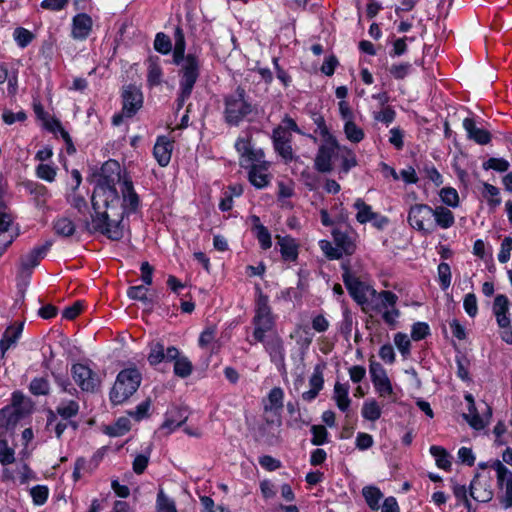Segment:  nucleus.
<instances>
[{"label": "nucleus", "instance_id": "obj_58", "mask_svg": "<svg viewBox=\"0 0 512 512\" xmlns=\"http://www.w3.org/2000/svg\"><path fill=\"white\" fill-rule=\"evenodd\" d=\"M381 313L382 319L386 324L391 327H395L400 317V311L396 308V305L390 309H384Z\"/></svg>", "mask_w": 512, "mask_h": 512}, {"label": "nucleus", "instance_id": "obj_36", "mask_svg": "<svg viewBox=\"0 0 512 512\" xmlns=\"http://www.w3.org/2000/svg\"><path fill=\"white\" fill-rule=\"evenodd\" d=\"M439 197L443 204L448 207L456 208L460 204L459 194L452 187H444L439 191Z\"/></svg>", "mask_w": 512, "mask_h": 512}, {"label": "nucleus", "instance_id": "obj_59", "mask_svg": "<svg viewBox=\"0 0 512 512\" xmlns=\"http://www.w3.org/2000/svg\"><path fill=\"white\" fill-rule=\"evenodd\" d=\"M312 432V443L316 446L322 445L327 440V430L324 426L321 425H314L311 428Z\"/></svg>", "mask_w": 512, "mask_h": 512}, {"label": "nucleus", "instance_id": "obj_64", "mask_svg": "<svg viewBox=\"0 0 512 512\" xmlns=\"http://www.w3.org/2000/svg\"><path fill=\"white\" fill-rule=\"evenodd\" d=\"M157 507L159 512H177L174 503L162 492L158 494Z\"/></svg>", "mask_w": 512, "mask_h": 512}, {"label": "nucleus", "instance_id": "obj_15", "mask_svg": "<svg viewBox=\"0 0 512 512\" xmlns=\"http://www.w3.org/2000/svg\"><path fill=\"white\" fill-rule=\"evenodd\" d=\"M92 28V18L86 13H78L72 18L71 37L77 41H84L91 34Z\"/></svg>", "mask_w": 512, "mask_h": 512}, {"label": "nucleus", "instance_id": "obj_41", "mask_svg": "<svg viewBox=\"0 0 512 512\" xmlns=\"http://www.w3.org/2000/svg\"><path fill=\"white\" fill-rule=\"evenodd\" d=\"M394 344L398 351L401 353L403 357H407L410 353V338L407 334L398 332L393 337Z\"/></svg>", "mask_w": 512, "mask_h": 512}, {"label": "nucleus", "instance_id": "obj_6", "mask_svg": "<svg viewBox=\"0 0 512 512\" xmlns=\"http://www.w3.org/2000/svg\"><path fill=\"white\" fill-rule=\"evenodd\" d=\"M292 132L301 133L297 124L292 118L286 117L282 123L273 132V142L275 150L286 161L293 157L290 145Z\"/></svg>", "mask_w": 512, "mask_h": 512}, {"label": "nucleus", "instance_id": "obj_57", "mask_svg": "<svg viewBox=\"0 0 512 512\" xmlns=\"http://www.w3.org/2000/svg\"><path fill=\"white\" fill-rule=\"evenodd\" d=\"M148 288L144 285H138L130 287L127 291V295L134 300H139L144 303L148 302L147 298Z\"/></svg>", "mask_w": 512, "mask_h": 512}, {"label": "nucleus", "instance_id": "obj_19", "mask_svg": "<svg viewBox=\"0 0 512 512\" xmlns=\"http://www.w3.org/2000/svg\"><path fill=\"white\" fill-rule=\"evenodd\" d=\"M470 495L478 502H489L493 498V489L488 479L476 477L470 485Z\"/></svg>", "mask_w": 512, "mask_h": 512}, {"label": "nucleus", "instance_id": "obj_42", "mask_svg": "<svg viewBox=\"0 0 512 512\" xmlns=\"http://www.w3.org/2000/svg\"><path fill=\"white\" fill-rule=\"evenodd\" d=\"M147 81L151 86L159 85L162 81V69L154 60L149 61Z\"/></svg>", "mask_w": 512, "mask_h": 512}, {"label": "nucleus", "instance_id": "obj_24", "mask_svg": "<svg viewBox=\"0 0 512 512\" xmlns=\"http://www.w3.org/2000/svg\"><path fill=\"white\" fill-rule=\"evenodd\" d=\"M262 343L270 354L272 361L275 363H282L284 359V350L281 339L278 336L273 335L269 339L265 338Z\"/></svg>", "mask_w": 512, "mask_h": 512}, {"label": "nucleus", "instance_id": "obj_63", "mask_svg": "<svg viewBox=\"0 0 512 512\" xmlns=\"http://www.w3.org/2000/svg\"><path fill=\"white\" fill-rule=\"evenodd\" d=\"M30 390L35 395H45L49 391V383L44 378H36L31 382Z\"/></svg>", "mask_w": 512, "mask_h": 512}, {"label": "nucleus", "instance_id": "obj_55", "mask_svg": "<svg viewBox=\"0 0 512 512\" xmlns=\"http://www.w3.org/2000/svg\"><path fill=\"white\" fill-rule=\"evenodd\" d=\"M512 251V237H505L501 243L500 251L498 253V261L506 263L510 259Z\"/></svg>", "mask_w": 512, "mask_h": 512}, {"label": "nucleus", "instance_id": "obj_1", "mask_svg": "<svg viewBox=\"0 0 512 512\" xmlns=\"http://www.w3.org/2000/svg\"><path fill=\"white\" fill-rule=\"evenodd\" d=\"M139 206L140 199L129 176L117 161L108 160L97 177L92 195L93 214L87 229L119 240L124 235V215L136 212Z\"/></svg>", "mask_w": 512, "mask_h": 512}, {"label": "nucleus", "instance_id": "obj_61", "mask_svg": "<svg viewBox=\"0 0 512 512\" xmlns=\"http://www.w3.org/2000/svg\"><path fill=\"white\" fill-rule=\"evenodd\" d=\"M438 276L443 289H447L451 284V271L447 263H440L438 266Z\"/></svg>", "mask_w": 512, "mask_h": 512}, {"label": "nucleus", "instance_id": "obj_10", "mask_svg": "<svg viewBox=\"0 0 512 512\" xmlns=\"http://www.w3.org/2000/svg\"><path fill=\"white\" fill-rule=\"evenodd\" d=\"M71 374L74 382L83 391L94 392L101 384L99 375L86 364H74L71 368Z\"/></svg>", "mask_w": 512, "mask_h": 512}, {"label": "nucleus", "instance_id": "obj_18", "mask_svg": "<svg viewBox=\"0 0 512 512\" xmlns=\"http://www.w3.org/2000/svg\"><path fill=\"white\" fill-rule=\"evenodd\" d=\"M173 141L166 136H159L153 149V155L161 167H166L171 160Z\"/></svg>", "mask_w": 512, "mask_h": 512}, {"label": "nucleus", "instance_id": "obj_34", "mask_svg": "<svg viewBox=\"0 0 512 512\" xmlns=\"http://www.w3.org/2000/svg\"><path fill=\"white\" fill-rule=\"evenodd\" d=\"M362 495L367 503V505L372 510H377L380 506V500L383 497V494L381 493L380 489L375 486H365L362 489Z\"/></svg>", "mask_w": 512, "mask_h": 512}, {"label": "nucleus", "instance_id": "obj_52", "mask_svg": "<svg viewBox=\"0 0 512 512\" xmlns=\"http://www.w3.org/2000/svg\"><path fill=\"white\" fill-rule=\"evenodd\" d=\"M310 388L321 391L324 385L323 367L321 365L315 366L312 375L309 379Z\"/></svg>", "mask_w": 512, "mask_h": 512}, {"label": "nucleus", "instance_id": "obj_9", "mask_svg": "<svg viewBox=\"0 0 512 512\" xmlns=\"http://www.w3.org/2000/svg\"><path fill=\"white\" fill-rule=\"evenodd\" d=\"M343 281L350 295L360 305H369L374 296H376L375 289L351 275L348 270H345L343 274Z\"/></svg>", "mask_w": 512, "mask_h": 512}, {"label": "nucleus", "instance_id": "obj_50", "mask_svg": "<svg viewBox=\"0 0 512 512\" xmlns=\"http://www.w3.org/2000/svg\"><path fill=\"white\" fill-rule=\"evenodd\" d=\"M463 308L471 318H474L478 314V302L475 294L468 293L465 295L463 299Z\"/></svg>", "mask_w": 512, "mask_h": 512}, {"label": "nucleus", "instance_id": "obj_5", "mask_svg": "<svg viewBox=\"0 0 512 512\" xmlns=\"http://www.w3.org/2000/svg\"><path fill=\"white\" fill-rule=\"evenodd\" d=\"M268 302V298L259 293L256 299L255 316L253 319V337L258 342H264L265 338H267V333L271 332L274 328V317Z\"/></svg>", "mask_w": 512, "mask_h": 512}, {"label": "nucleus", "instance_id": "obj_14", "mask_svg": "<svg viewBox=\"0 0 512 512\" xmlns=\"http://www.w3.org/2000/svg\"><path fill=\"white\" fill-rule=\"evenodd\" d=\"M339 144L336 138L323 140L315 158V167L320 172H329L332 169V158L335 151H339Z\"/></svg>", "mask_w": 512, "mask_h": 512}, {"label": "nucleus", "instance_id": "obj_40", "mask_svg": "<svg viewBox=\"0 0 512 512\" xmlns=\"http://www.w3.org/2000/svg\"><path fill=\"white\" fill-rule=\"evenodd\" d=\"M54 230L58 235L68 237L75 232V225L69 218L61 217L54 222Z\"/></svg>", "mask_w": 512, "mask_h": 512}, {"label": "nucleus", "instance_id": "obj_13", "mask_svg": "<svg viewBox=\"0 0 512 512\" xmlns=\"http://www.w3.org/2000/svg\"><path fill=\"white\" fill-rule=\"evenodd\" d=\"M19 228L14 224L11 214L0 211V256L18 237Z\"/></svg>", "mask_w": 512, "mask_h": 512}, {"label": "nucleus", "instance_id": "obj_28", "mask_svg": "<svg viewBox=\"0 0 512 512\" xmlns=\"http://www.w3.org/2000/svg\"><path fill=\"white\" fill-rule=\"evenodd\" d=\"M46 249L44 247H37L29 251L21 258V268L23 271H29L35 268L40 259L45 254Z\"/></svg>", "mask_w": 512, "mask_h": 512}, {"label": "nucleus", "instance_id": "obj_38", "mask_svg": "<svg viewBox=\"0 0 512 512\" xmlns=\"http://www.w3.org/2000/svg\"><path fill=\"white\" fill-rule=\"evenodd\" d=\"M284 393L280 388H273L268 395V401L265 405L266 410L277 411L283 405Z\"/></svg>", "mask_w": 512, "mask_h": 512}, {"label": "nucleus", "instance_id": "obj_53", "mask_svg": "<svg viewBox=\"0 0 512 512\" xmlns=\"http://www.w3.org/2000/svg\"><path fill=\"white\" fill-rule=\"evenodd\" d=\"M151 406L150 399H146L143 402H141L134 411L130 412L129 415L137 422L145 419L148 417V411Z\"/></svg>", "mask_w": 512, "mask_h": 512}, {"label": "nucleus", "instance_id": "obj_60", "mask_svg": "<svg viewBox=\"0 0 512 512\" xmlns=\"http://www.w3.org/2000/svg\"><path fill=\"white\" fill-rule=\"evenodd\" d=\"M491 467L496 472V478H497V485L499 483H502L503 480H505L508 475H510L512 472L505 466L503 460H495L491 463Z\"/></svg>", "mask_w": 512, "mask_h": 512}, {"label": "nucleus", "instance_id": "obj_26", "mask_svg": "<svg viewBox=\"0 0 512 512\" xmlns=\"http://www.w3.org/2000/svg\"><path fill=\"white\" fill-rule=\"evenodd\" d=\"M397 301L398 297L396 294L391 291H381L380 293L376 292V296H374L370 303H373L376 309L382 312L384 309H390L395 306Z\"/></svg>", "mask_w": 512, "mask_h": 512}, {"label": "nucleus", "instance_id": "obj_27", "mask_svg": "<svg viewBox=\"0 0 512 512\" xmlns=\"http://www.w3.org/2000/svg\"><path fill=\"white\" fill-rule=\"evenodd\" d=\"M282 257L286 261H294L298 256V245L291 237H278Z\"/></svg>", "mask_w": 512, "mask_h": 512}, {"label": "nucleus", "instance_id": "obj_43", "mask_svg": "<svg viewBox=\"0 0 512 512\" xmlns=\"http://www.w3.org/2000/svg\"><path fill=\"white\" fill-rule=\"evenodd\" d=\"M499 194L500 191L497 187L488 183H484L483 196L487 199V202L491 207H496L501 203Z\"/></svg>", "mask_w": 512, "mask_h": 512}, {"label": "nucleus", "instance_id": "obj_33", "mask_svg": "<svg viewBox=\"0 0 512 512\" xmlns=\"http://www.w3.org/2000/svg\"><path fill=\"white\" fill-rule=\"evenodd\" d=\"M498 487L503 490V494L499 496V502L504 510L512 508V473L498 484Z\"/></svg>", "mask_w": 512, "mask_h": 512}, {"label": "nucleus", "instance_id": "obj_46", "mask_svg": "<svg viewBox=\"0 0 512 512\" xmlns=\"http://www.w3.org/2000/svg\"><path fill=\"white\" fill-rule=\"evenodd\" d=\"M464 418L474 429L480 430L485 427V420L479 416L476 407H468V412L464 414Z\"/></svg>", "mask_w": 512, "mask_h": 512}, {"label": "nucleus", "instance_id": "obj_11", "mask_svg": "<svg viewBox=\"0 0 512 512\" xmlns=\"http://www.w3.org/2000/svg\"><path fill=\"white\" fill-rule=\"evenodd\" d=\"M369 372L374 389L379 397H393L395 395L392 383L387 375L386 370L378 362L371 361Z\"/></svg>", "mask_w": 512, "mask_h": 512}, {"label": "nucleus", "instance_id": "obj_8", "mask_svg": "<svg viewBox=\"0 0 512 512\" xmlns=\"http://www.w3.org/2000/svg\"><path fill=\"white\" fill-rule=\"evenodd\" d=\"M251 112V105L244 98V91L238 89L226 100L225 116L230 124H238Z\"/></svg>", "mask_w": 512, "mask_h": 512}, {"label": "nucleus", "instance_id": "obj_62", "mask_svg": "<svg viewBox=\"0 0 512 512\" xmlns=\"http://www.w3.org/2000/svg\"><path fill=\"white\" fill-rule=\"evenodd\" d=\"M429 326L424 322H417L412 326L411 337L415 341L424 339L429 334Z\"/></svg>", "mask_w": 512, "mask_h": 512}, {"label": "nucleus", "instance_id": "obj_29", "mask_svg": "<svg viewBox=\"0 0 512 512\" xmlns=\"http://www.w3.org/2000/svg\"><path fill=\"white\" fill-rule=\"evenodd\" d=\"M23 330V325H13L6 329L3 338L0 342V346L3 352L8 350L12 345L16 343V341L19 339L21 333Z\"/></svg>", "mask_w": 512, "mask_h": 512}, {"label": "nucleus", "instance_id": "obj_48", "mask_svg": "<svg viewBox=\"0 0 512 512\" xmlns=\"http://www.w3.org/2000/svg\"><path fill=\"white\" fill-rule=\"evenodd\" d=\"M154 48L162 54H168L172 49L170 38L164 33H158L154 40Z\"/></svg>", "mask_w": 512, "mask_h": 512}, {"label": "nucleus", "instance_id": "obj_23", "mask_svg": "<svg viewBox=\"0 0 512 512\" xmlns=\"http://www.w3.org/2000/svg\"><path fill=\"white\" fill-rule=\"evenodd\" d=\"M434 227L449 229L455 223V217L451 210L444 206L432 208Z\"/></svg>", "mask_w": 512, "mask_h": 512}, {"label": "nucleus", "instance_id": "obj_25", "mask_svg": "<svg viewBox=\"0 0 512 512\" xmlns=\"http://www.w3.org/2000/svg\"><path fill=\"white\" fill-rule=\"evenodd\" d=\"M333 399L341 411H347L351 404V400L349 398V386L347 384L336 382L334 385Z\"/></svg>", "mask_w": 512, "mask_h": 512}, {"label": "nucleus", "instance_id": "obj_35", "mask_svg": "<svg viewBox=\"0 0 512 512\" xmlns=\"http://www.w3.org/2000/svg\"><path fill=\"white\" fill-rule=\"evenodd\" d=\"M430 453L435 458L436 466L443 470H449L451 461L446 450L440 446L433 445L430 447Z\"/></svg>", "mask_w": 512, "mask_h": 512}, {"label": "nucleus", "instance_id": "obj_49", "mask_svg": "<svg viewBox=\"0 0 512 512\" xmlns=\"http://www.w3.org/2000/svg\"><path fill=\"white\" fill-rule=\"evenodd\" d=\"M79 410V405L75 401H67L63 402L59 405L57 408V412L59 415H61L63 418H71L77 414Z\"/></svg>", "mask_w": 512, "mask_h": 512}, {"label": "nucleus", "instance_id": "obj_20", "mask_svg": "<svg viewBox=\"0 0 512 512\" xmlns=\"http://www.w3.org/2000/svg\"><path fill=\"white\" fill-rule=\"evenodd\" d=\"M463 127L467 132L468 138L478 144L485 145L490 141V134L487 130L478 127L475 121L471 118L463 120Z\"/></svg>", "mask_w": 512, "mask_h": 512}, {"label": "nucleus", "instance_id": "obj_31", "mask_svg": "<svg viewBox=\"0 0 512 512\" xmlns=\"http://www.w3.org/2000/svg\"><path fill=\"white\" fill-rule=\"evenodd\" d=\"M362 417L368 421H376L381 417L382 409L375 399H368L363 403Z\"/></svg>", "mask_w": 512, "mask_h": 512}, {"label": "nucleus", "instance_id": "obj_54", "mask_svg": "<svg viewBox=\"0 0 512 512\" xmlns=\"http://www.w3.org/2000/svg\"><path fill=\"white\" fill-rule=\"evenodd\" d=\"M14 461V450L9 447L6 440H0V462L3 465L10 464Z\"/></svg>", "mask_w": 512, "mask_h": 512}, {"label": "nucleus", "instance_id": "obj_12", "mask_svg": "<svg viewBox=\"0 0 512 512\" xmlns=\"http://www.w3.org/2000/svg\"><path fill=\"white\" fill-rule=\"evenodd\" d=\"M355 218L360 224L371 223L377 229H383L388 224V218L373 211L372 207L358 198L353 204Z\"/></svg>", "mask_w": 512, "mask_h": 512}, {"label": "nucleus", "instance_id": "obj_30", "mask_svg": "<svg viewBox=\"0 0 512 512\" xmlns=\"http://www.w3.org/2000/svg\"><path fill=\"white\" fill-rule=\"evenodd\" d=\"M343 132L351 143H359L365 136L363 129L354 122V119L344 122Z\"/></svg>", "mask_w": 512, "mask_h": 512}, {"label": "nucleus", "instance_id": "obj_17", "mask_svg": "<svg viewBox=\"0 0 512 512\" xmlns=\"http://www.w3.org/2000/svg\"><path fill=\"white\" fill-rule=\"evenodd\" d=\"M166 361H174V373L178 377L186 378L192 373L191 361L186 356L180 355V351L174 346L166 349Z\"/></svg>", "mask_w": 512, "mask_h": 512}, {"label": "nucleus", "instance_id": "obj_7", "mask_svg": "<svg viewBox=\"0 0 512 512\" xmlns=\"http://www.w3.org/2000/svg\"><path fill=\"white\" fill-rule=\"evenodd\" d=\"M409 225L420 232L429 234L434 231L433 211L426 204H414L408 211Z\"/></svg>", "mask_w": 512, "mask_h": 512}, {"label": "nucleus", "instance_id": "obj_51", "mask_svg": "<svg viewBox=\"0 0 512 512\" xmlns=\"http://www.w3.org/2000/svg\"><path fill=\"white\" fill-rule=\"evenodd\" d=\"M339 153H341L342 164L345 171H348L357 165L354 153L346 146H339Z\"/></svg>", "mask_w": 512, "mask_h": 512}, {"label": "nucleus", "instance_id": "obj_37", "mask_svg": "<svg viewBox=\"0 0 512 512\" xmlns=\"http://www.w3.org/2000/svg\"><path fill=\"white\" fill-rule=\"evenodd\" d=\"M57 167L51 164L47 163H40L36 167V175L38 178L46 181V182H53L56 179L57 176Z\"/></svg>", "mask_w": 512, "mask_h": 512}, {"label": "nucleus", "instance_id": "obj_22", "mask_svg": "<svg viewBox=\"0 0 512 512\" xmlns=\"http://www.w3.org/2000/svg\"><path fill=\"white\" fill-rule=\"evenodd\" d=\"M187 419L186 411L178 408L172 407L166 413L165 421L162 425V429L167 430V432H172L176 428L180 427Z\"/></svg>", "mask_w": 512, "mask_h": 512}, {"label": "nucleus", "instance_id": "obj_44", "mask_svg": "<svg viewBox=\"0 0 512 512\" xmlns=\"http://www.w3.org/2000/svg\"><path fill=\"white\" fill-rule=\"evenodd\" d=\"M291 337L294 338L301 347H308L313 339V335L303 326H298L291 334Z\"/></svg>", "mask_w": 512, "mask_h": 512}, {"label": "nucleus", "instance_id": "obj_3", "mask_svg": "<svg viewBox=\"0 0 512 512\" xmlns=\"http://www.w3.org/2000/svg\"><path fill=\"white\" fill-rule=\"evenodd\" d=\"M235 148L239 153L241 166L250 168L251 184L259 189L267 186L270 181L269 164L263 159V151L252 147L249 138H239Z\"/></svg>", "mask_w": 512, "mask_h": 512}, {"label": "nucleus", "instance_id": "obj_39", "mask_svg": "<svg viewBox=\"0 0 512 512\" xmlns=\"http://www.w3.org/2000/svg\"><path fill=\"white\" fill-rule=\"evenodd\" d=\"M166 360V349L160 342H155L150 346L148 361L151 365H157Z\"/></svg>", "mask_w": 512, "mask_h": 512}, {"label": "nucleus", "instance_id": "obj_2", "mask_svg": "<svg viewBox=\"0 0 512 512\" xmlns=\"http://www.w3.org/2000/svg\"><path fill=\"white\" fill-rule=\"evenodd\" d=\"M175 43L173 50V62L180 66V105L190 96L194 84L199 76L200 63L196 56L185 53V38L182 30H175Z\"/></svg>", "mask_w": 512, "mask_h": 512}, {"label": "nucleus", "instance_id": "obj_16", "mask_svg": "<svg viewBox=\"0 0 512 512\" xmlns=\"http://www.w3.org/2000/svg\"><path fill=\"white\" fill-rule=\"evenodd\" d=\"M122 98L123 113L127 117H131L138 109L141 108L143 103V97L140 89L133 85H129L124 88Z\"/></svg>", "mask_w": 512, "mask_h": 512}, {"label": "nucleus", "instance_id": "obj_47", "mask_svg": "<svg viewBox=\"0 0 512 512\" xmlns=\"http://www.w3.org/2000/svg\"><path fill=\"white\" fill-rule=\"evenodd\" d=\"M256 237L263 249H269L272 246L271 235L268 230L260 223L255 225Z\"/></svg>", "mask_w": 512, "mask_h": 512}, {"label": "nucleus", "instance_id": "obj_56", "mask_svg": "<svg viewBox=\"0 0 512 512\" xmlns=\"http://www.w3.org/2000/svg\"><path fill=\"white\" fill-rule=\"evenodd\" d=\"M216 327L208 326L200 334L198 344L201 348H207L215 339Z\"/></svg>", "mask_w": 512, "mask_h": 512}, {"label": "nucleus", "instance_id": "obj_4", "mask_svg": "<svg viewBox=\"0 0 512 512\" xmlns=\"http://www.w3.org/2000/svg\"><path fill=\"white\" fill-rule=\"evenodd\" d=\"M141 383V374L134 368L119 372L110 391V400L114 405L124 403L138 389Z\"/></svg>", "mask_w": 512, "mask_h": 512}, {"label": "nucleus", "instance_id": "obj_21", "mask_svg": "<svg viewBox=\"0 0 512 512\" xmlns=\"http://www.w3.org/2000/svg\"><path fill=\"white\" fill-rule=\"evenodd\" d=\"M492 311L496 318L498 326L508 325L510 320L508 316L509 300L505 295L499 294L495 297Z\"/></svg>", "mask_w": 512, "mask_h": 512}, {"label": "nucleus", "instance_id": "obj_32", "mask_svg": "<svg viewBox=\"0 0 512 512\" xmlns=\"http://www.w3.org/2000/svg\"><path fill=\"white\" fill-rule=\"evenodd\" d=\"M131 429V422L128 417H120L113 425L105 426L104 432L113 437L122 436Z\"/></svg>", "mask_w": 512, "mask_h": 512}, {"label": "nucleus", "instance_id": "obj_45", "mask_svg": "<svg viewBox=\"0 0 512 512\" xmlns=\"http://www.w3.org/2000/svg\"><path fill=\"white\" fill-rule=\"evenodd\" d=\"M287 409L290 414L289 425L291 427L299 429L308 424L309 421L302 417L300 410L296 409L294 405L288 404Z\"/></svg>", "mask_w": 512, "mask_h": 512}]
</instances>
